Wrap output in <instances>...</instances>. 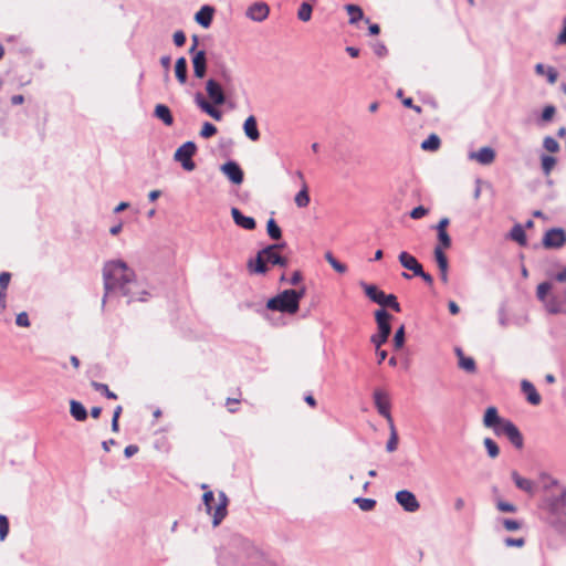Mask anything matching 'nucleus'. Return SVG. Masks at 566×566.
I'll return each mask as SVG.
<instances>
[{
    "label": "nucleus",
    "mask_w": 566,
    "mask_h": 566,
    "mask_svg": "<svg viewBox=\"0 0 566 566\" xmlns=\"http://www.w3.org/2000/svg\"><path fill=\"white\" fill-rule=\"evenodd\" d=\"M102 275L105 290L103 305H105L106 298L113 294L126 297L127 303L147 300L148 292L144 284L137 281L135 271L124 261L109 260L105 262Z\"/></svg>",
    "instance_id": "nucleus-1"
},
{
    "label": "nucleus",
    "mask_w": 566,
    "mask_h": 566,
    "mask_svg": "<svg viewBox=\"0 0 566 566\" xmlns=\"http://www.w3.org/2000/svg\"><path fill=\"white\" fill-rule=\"evenodd\" d=\"M283 245L284 244H272L259 251L254 260H249V271L251 273L264 274L268 271L266 263L283 268L287 266V259L276 252V250Z\"/></svg>",
    "instance_id": "nucleus-2"
},
{
    "label": "nucleus",
    "mask_w": 566,
    "mask_h": 566,
    "mask_svg": "<svg viewBox=\"0 0 566 566\" xmlns=\"http://www.w3.org/2000/svg\"><path fill=\"white\" fill-rule=\"evenodd\" d=\"M203 504L206 506L207 513L212 515V524L213 526H218L222 520L227 516V506L229 500L223 491L218 493V504L216 507L212 506V502L214 501V494L212 491H207L202 496Z\"/></svg>",
    "instance_id": "nucleus-3"
},
{
    "label": "nucleus",
    "mask_w": 566,
    "mask_h": 566,
    "mask_svg": "<svg viewBox=\"0 0 566 566\" xmlns=\"http://www.w3.org/2000/svg\"><path fill=\"white\" fill-rule=\"evenodd\" d=\"M266 307L272 311H279L287 314H295L298 311L294 290H285L276 296L270 298Z\"/></svg>",
    "instance_id": "nucleus-4"
},
{
    "label": "nucleus",
    "mask_w": 566,
    "mask_h": 566,
    "mask_svg": "<svg viewBox=\"0 0 566 566\" xmlns=\"http://www.w3.org/2000/svg\"><path fill=\"white\" fill-rule=\"evenodd\" d=\"M375 318L378 326V334L373 335L370 342L375 345L376 349H378L388 340V337L390 335L391 315L386 310L380 308L376 311Z\"/></svg>",
    "instance_id": "nucleus-5"
},
{
    "label": "nucleus",
    "mask_w": 566,
    "mask_h": 566,
    "mask_svg": "<svg viewBox=\"0 0 566 566\" xmlns=\"http://www.w3.org/2000/svg\"><path fill=\"white\" fill-rule=\"evenodd\" d=\"M366 295L375 303L387 306L399 313L401 311L400 304L394 294H385L376 285L361 283Z\"/></svg>",
    "instance_id": "nucleus-6"
},
{
    "label": "nucleus",
    "mask_w": 566,
    "mask_h": 566,
    "mask_svg": "<svg viewBox=\"0 0 566 566\" xmlns=\"http://www.w3.org/2000/svg\"><path fill=\"white\" fill-rule=\"evenodd\" d=\"M196 151V144L193 142H186L176 150L174 158L176 161L180 163L185 170L192 171L196 168V164L192 160Z\"/></svg>",
    "instance_id": "nucleus-7"
},
{
    "label": "nucleus",
    "mask_w": 566,
    "mask_h": 566,
    "mask_svg": "<svg viewBox=\"0 0 566 566\" xmlns=\"http://www.w3.org/2000/svg\"><path fill=\"white\" fill-rule=\"evenodd\" d=\"M206 92L211 101V104L217 106L223 105L227 99V94H231V91H226L224 86L216 78H209L206 82Z\"/></svg>",
    "instance_id": "nucleus-8"
},
{
    "label": "nucleus",
    "mask_w": 566,
    "mask_h": 566,
    "mask_svg": "<svg viewBox=\"0 0 566 566\" xmlns=\"http://www.w3.org/2000/svg\"><path fill=\"white\" fill-rule=\"evenodd\" d=\"M374 403L379 412L380 416H382L388 423L394 422L391 413H390V398L389 395L384 391L382 389H375L374 395Z\"/></svg>",
    "instance_id": "nucleus-9"
},
{
    "label": "nucleus",
    "mask_w": 566,
    "mask_h": 566,
    "mask_svg": "<svg viewBox=\"0 0 566 566\" xmlns=\"http://www.w3.org/2000/svg\"><path fill=\"white\" fill-rule=\"evenodd\" d=\"M566 243V233L562 228H553L546 231L543 244L548 249H559Z\"/></svg>",
    "instance_id": "nucleus-10"
},
{
    "label": "nucleus",
    "mask_w": 566,
    "mask_h": 566,
    "mask_svg": "<svg viewBox=\"0 0 566 566\" xmlns=\"http://www.w3.org/2000/svg\"><path fill=\"white\" fill-rule=\"evenodd\" d=\"M220 171L234 185H241L243 182V170L239 164L233 160H229L221 165Z\"/></svg>",
    "instance_id": "nucleus-11"
},
{
    "label": "nucleus",
    "mask_w": 566,
    "mask_h": 566,
    "mask_svg": "<svg viewBox=\"0 0 566 566\" xmlns=\"http://www.w3.org/2000/svg\"><path fill=\"white\" fill-rule=\"evenodd\" d=\"M396 501L406 512L413 513L419 510L420 504L416 495L408 491L401 490L396 493Z\"/></svg>",
    "instance_id": "nucleus-12"
},
{
    "label": "nucleus",
    "mask_w": 566,
    "mask_h": 566,
    "mask_svg": "<svg viewBox=\"0 0 566 566\" xmlns=\"http://www.w3.org/2000/svg\"><path fill=\"white\" fill-rule=\"evenodd\" d=\"M195 103L203 113L214 120L219 122L222 119V112L216 107L217 105L211 104L201 93L195 95Z\"/></svg>",
    "instance_id": "nucleus-13"
},
{
    "label": "nucleus",
    "mask_w": 566,
    "mask_h": 566,
    "mask_svg": "<svg viewBox=\"0 0 566 566\" xmlns=\"http://www.w3.org/2000/svg\"><path fill=\"white\" fill-rule=\"evenodd\" d=\"M468 157L470 160H475L479 164L486 166L494 161L495 150L490 146H485L476 151H470Z\"/></svg>",
    "instance_id": "nucleus-14"
},
{
    "label": "nucleus",
    "mask_w": 566,
    "mask_h": 566,
    "mask_svg": "<svg viewBox=\"0 0 566 566\" xmlns=\"http://www.w3.org/2000/svg\"><path fill=\"white\" fill-rule=\"evenodd\" d=\"M434 259L437 262V265L439 268L440 272V280L446 284L448 283L449 276H448V270H449V261L447 255L444 254V251H442L441 245H437L434 248Z\"/></svg>",
    "instance_id": "nucleus-15"
},
{
    "label": "nucleus",
    "mask_w": 566,
    "mask_h": 566,
    "mask_svg": "<svg viewBox=\"0 0 566 566\" xmlns=\"http://www.w3.org/2000/svg\"><path fill=\"white\" fill-rule=\"evenodd\" d=\"M270 8L265 2H255L249 7L247 15L253 20L261 22L269 17Z\"/></svg>",
    "instance_id": "nucleus-16"
},
{
    "label": "nucleus",
    "mask_w": 566,
    "mask_h": 566,
    "mask_svg": "<svg viewBox=\"0 0 566 566\" xmlns=\"http://www.w3.org/2000/svg\"><path fill=\"white\" fill-rule=\"evenodd\" d=\"M546 506L553 514H558L566 506V488H562L559 494L547 499Z\"/></svg>",
    "instance_id": "nucleus-17"
},
{
    "label": "nucleus",
    "mask_w": 566,
    "mask_h": 566,
    "mask_svg": "<svg viewBox=\"0 0 566 566\" xmlns=\"http://www.w3.org/2000/svg\"><path fill=\"white\" fill-rule=\"evenodd\" d=\"M231 216L234 223L244 230H253L256 226L252 217L244 216L238 208H231Z\"/></svg>",
    "instance_id": "nucleus-18"
},
{
    "label": "nucleus",
    "mask_w": 566,
    "mask_h": 566,
    "mask_svg": "<svg viewBox=\"0 0 566 566\" xmlns=\"http://www.w3.org/2000/svg\"><path fill=\"white\" fill-rule=\"evenodd\" d=\"M217 81H219L223 86L226 91H234V77L232 71L227 67L226 65H222L217 71Z\"/></svg>",
    "instance_id": "nucleus-19"
},
{
    "label": "nucleus",
    "mask_w": 566,
    "mask_h": 566,
    "mask_svg": "<svg viewBox=\"0 0 566 566\" xmlns=\"http://www.w3.org/2000/svg\"><path fill=\"white\" fill-rule=\"evenodd\" d=\"M566 302V296L560 295H551L545 302L544 306L546 311L551 314H558L564 312V305Z\"/></svg>",
    "instance_id": "nucleus-20"
},
{
    "label": "nucleus",
    "mask_w": 566,
    "mask_h": 566,
    "mask_svg": "<svg viewBox=\"0 0 566 566\" xmlns=\"http://www.w3.org/2000/svg\"><path fill=\"white\" fill-rule=\"evenodd\" d=\"M193 74L198 78H202L207 71V60L205 51H198L192 57Z\"/></svg>",
    "instance_id": "nucleus-21"
},
{
    "label": "nucleus",
    "mask_w": 566,
    "mask_h": 566,
    "mask_svg": "<svg viewBox=\"0 0 566 566\" xmlns=\"http://www.w3.org/2000/svg\"><path fill=\"white\" fill-rule=\"evenodd\" d=\"M398 260L400 262V264L411 271L413 273V275L417 274V272H420L421 269H422V265L418 262V260L411 255L410 253L403 251L399 254L398 256Z\"/></svg>",
    "instance_id": "nucleus-22"
},
{
    "label": "nucleus",
    "mask_w": 566,
    "mask_h": 566,
    "mask_svg": "<svg viewBox=\"0 0 566 566\" xmlns=\"http://www.w3.org/2000/svg\"><path fill=\"white\" fill-rule=\"evenodd\" d=\"M521 389L525 394L527 401L533 405L537 406L541 403L542 398L541 395L537 392L535 386L528 381V380H522L521 381Z\"/></svg>",
    "instance_id": "nucleus-23"
},
{
    "label": "nucleus",
    "mask_w": 566,
    "mask_h": 566,
    "mask_svg": "<svg viewBox=\"0 0 566 566\" xmlns=\"http://www.w3.org/2000/svg\"><path fill=\"white\" fill-rule=\"evenodd\" d=\"M512 480L514 481L517 489L526 492L530 495H534L535 493V483L526 478L520 475L516 471L511 473Z\"/></svg>",
    "instance_id": "nucleus-24"
},
{
    "label": "nucleus",
    "mask_w": 566,
    "mask_h": 566,
    "mask_svg": "<svg viewBox=\"0 0 566 566\" xmlns=\"http://www.w3.org/2000/svg\"><path fill=\"white\" fill-rule=\"evenodd\" d=\"M455 355L458 356V365L461 369L469 374H474L476 371V365L474 359L472 357L465 356L460 347L455 348Z\"/></svg>",
    "instance_id": "nucleus-25"
},
{
    "label": "nucleus",
    "mask_w": 566,
    "mask_h": 566,
    "mask_svg": "<svg viewBox=\"0 0 566 566\" xmlns=\"http://www.w3.org/2000/svg\"><path fill=\"white\" fill-rule=\"evenodd\" d=\"M244 134L249 139L255 142L260 138L256 119L253 115L249 116L243 124Z\"/></svg>",
    "instance_id": "nucleus-26"
},
{
    "label": "nucleus",
    "mask_w": 566,
    "mask_h": 566,
    "mask_svg": "<svg viewBox=\"0 0 566 566\" xmlns=\"http://www.w3.org/2000/svg\"><path fill=\"white\" fill-rule=\"evenodd\" d=\"M297 176L303 180V186L302 189L296 193L294 201L298 208H305L310 203L308 189L306 184L304 182L303 174L301 171H297Z\"/></svg>",
    "instance_id": "nucleus-27"
},
{
    "label": "nucleus",
    "mask_w": 566,
    "mask_h": 566,
    "mask_svg": "<svg viewBox=\"0 0 566 566\" xmlns=\"http://www.w3.org/2000/svg\"><path fill=\"white\" fill-rule=\"evenodd\" d=\"M155 116L163 120V123L167 126H171L172 123H174V117L171 115V112L170 109L168 108V106L164 105V104H158L156 105L155 107Z\"/></svg>",
    "instance_id": "nucleus-28"
},
{
    "label": "nucleus",
    "mask_w": 566,
    "mask_h": 566,
    "mask_svg": "<svg viewBox=\"0 0 566 566\" xmlns=\"http://www.w3.org/2000/svg\"><path fill=\"white\" fill-rule=\"evenodd\" d=\"M535 72L538 75H545L549 84H555L558 77V73L553 66L546 67L542 63L535 65Z\"/></svg>",
    "instance_id": "nucleus-29"
},
{
    "label": "nucleus",
    "mask_w": 566,
    "mask_h": 566,
    "mask_svg": "<svg viewBox=\"0 0 566 566\" xmlns=\"http://www.w3.org/2000/svg\"><path fill=\"white\" fill-rule=\"evenodd\" d=\"M213 10L210 7H202L200 11L196 13V21L203 28H208L212 21Z\"/></svg>",
    "instance_id": "nucleus-30"
},
{
    "label": "nucleus",
    "mask_w": 566,
    "mask_h": 566,
    "mask_svg": "<svg viewBox=\"0 0 566 566\" xmlns=\"http://www.w3.org/2000/svg\"><path fill=\"white\" fill-rule=\"evenodd\" d=\"M70 412L72 417L77 421H84L87 418V411L85 407L76 400H71Z\"/></svg>",
    "instance_id": "nucleus-31"
},
{
    "label": "nucleus",
    "mask_w": 566,
    "mask_h": 566,
    "mask_svg": "<svg viewBox=\"0 0 566 566\" xmlns=\"http://www.w3.org/2000/svg\"><path fill=\"white\" fill-rule=\"evenodd\" d=\"M507 439L511 441V443L516 447L517 449H521L523 447V437L518 430V428L513 423L512 427H510L506 430Z\"/></svg>",
    "instance_id": "nucleus-32"
},
{
    "label": "nucleus",
    "mask_w": 566,
    "mask_h": 566,
    "mask_svg": "<svg viewBox=\"0 0 566 566\" xmlns=\"http://www.w3.org/2000/svg\"><path fill=\"white\" fill-rule=\"evenodd\" d=\"M501 419L497 409L495 407H489L484 413L483 424L486 428H493Z\"/></svg>",
    "instance_id": "nucleus-33"
},
{
    "label": "nucleus",
    "mask_w": 566,
    "mask_h": 566,
    "mask_svg": "<svg viewBox=\"0 0 566 566\" xmlns=\"http://www.w3.org/2000/svg\"><path fill=\"white\" fill-rule=\"evenodd\" d=\"M175 73L178 81L185 84L187 81V60L184 56L176 61Z\"/></svg>",
    "instance_id": "nucleus-34"
},
{
    "label": "nucleus",
    "mask_w": 566,
    "mask_h": 566,
    "mask_svg": "<svg viewBox=\"0 0 566 566\" xmlns=\"http://www.w3.org/2000/svg\"><path fill=\"white\" fill-rule=\"evenodd\" d=\"M441 140L438 135L431 134L421 143V149L426 151H436L439 149Z\"/></svg>",
    "instance_id": "nucleus-35"
},
{
    "label": "nucleus",
    "mask_w": 566,
    "mask_h": 566,
    "mask_svg": "<svg viewBox=\"0 0 566 566\" xmlns=\"http://www.w3.org/2000/svg\"><path fill=\"white\" fill-rule=\"evenodd\" d=\"M345 9L349 15V23L355 24L364 18V12L360 7L356 4H346Z\"/></svg>",
    "instance_id": "nucleus-36"
},
{
    "label": "nucleus",
    "mask_w": 566,
    "mask_h": 566,
    "mask_svg": "<svg viewBox=\"0 0 566 566\" xmlns=\"http://www.w3.org/2000/svg\"><path fill=\"white\" fill-rule=\"evenodd\" d=\"M557 160L555 157L549 155H543L541 157V168L543 174L547 177L551 175L552 170L554 169Z\"/></svg>",
    "instance_id": "nucleus-37"
},
{
    "label": "nucleus",
    "mask_w": 566,
    "mask_h": 566,
    "mask_svg": "<svg viewBox=\"0 0 566 566\" xmlns=\"http://www.w3.org/2000/svg\"><path fill=\"white\" fill-rule=\"evenodd\" d=\"M510 235H511L512 240L516 241L518 244H521V245L526 244V234L521 224H515L512 228Z\"/></svg>",
    "instance_id": "nucleus-38"
},
{
    "label": "nucleus",
    "mask_w": 566,
    "mask_h": 566,
    "mask_svg": "<svg viewBox=\"0 0 566 566\" xmlns=\"http://www.w3.org/2000/svg\"><path fill=\"white\" fill-rule=\"evenodd\" d=\"M388 424H389V429H390V437H389V440L387 441L386 449L388 452H394L398 447V436H397V431L395 428V423L391 422Z\"/></svg>",
    "instance_id": "nucleus-39"
},
{
    "label": "nucleus",
    "mask_w": 566,
    "mask_h": 566,
    "mask_svg": "<svg viewBox=\"0 0 566 566\" xmlns=\"http://www.w3.org/2000/svg\"><path fill=\"white\" fill-rule=\"evenodd\" d=\"M552 290V284L549 282H542L537 285L536 296L541 302H545L551 295H548Z\"/></svg>",
    "instance_id": "nucleus-40"
},
{
    "label": "nucleus",
    "mask_w": 566,
    "mask_h": 566,
    "mask_svg": "<svg viewBox=\"0 0 566 566\" xmlns=\"http://www.w3.org/2000/svg\"><path fill=\"white\" fill-rule=\"evenodd\" d=\"M266 230H268V234L270 235L271 239H273V240L281 239L282 231H281L280 227L276 224L274 219H270L268 221Z\"/></svg>",
    "instance_id": "nucleus-41"
},
{
    "label": "nucleus",
    "mask_w": 566,
    "mask_h": 566,
    "mask_svg": "<svg viewBox=\"0 0 566 566\" xmlns=\"http://www.w3.org/2000/svg\"><path fill=\"white\" fill-rule=\"evenodd\" d=\"M354 503H356L358 507L364 512L371 511L376 505V501L374 499L367 497H356Z\"/></svg>",
    "instance_id": "nucleus-42"
},
{
    "label": "nucleus",
    "mask_w": 566,
    "mask_h": 566,
    "mask_svg": "<svg viewBox=\"0 0 566 566\" xmlns=\"http://www.w3.org/2000/svg\"><path fill=\"white\" fill-rule=\"evenodd\" d=\"M325 259L336 272L343 274L347 271V266L340 263L338 260H336L331 252H327L325 254Z\"/></svg>",
    "instance_id": "nucleus-43"
},
{
    "label": "nucleus",
    "mask_w": 566,
    "mask_h": 566,
    "mask_svg": "<svg viewBox=\"0 0 566 566\" xmlns=\"http://www.w3.org/2000/svg\"><path fill=\"white\" fill-rule=\"evenodd\" d=\"M312 6L308 2H303L298 8L297 18L304 22L308 21L312 17Z\"/></svg>",
    "instance_id": "nucleus-44"
},
{
    "label": "nucleus",
    "mask_w": 566,
    "mask_h": 566,
    "mask_svg": "<svg viewBox=\"0 0 566 566\" xmlns=\"http://www.w3.org/2000/svg\"><path fill=\"white\" fill-rule=\"evenodd\" d=\"M483 444L490 458L495 459L499 455L500 449L491 438H485Z\"/></svg>",
    "instance_id": "nucleus-45"
},
{
    "label": "nucleus",
    "mask_w": 566,
    "mask_h": 566,
    "mask_svg": "<svg viewBox=\"0 0 566 566\" xmlns=\"http://www.w3.org/2000/svg\"><path fill=\"white\" fill-rule=\"evenodd\" d=\"M92 387L96 390L105 395L108 399H116L117 396L115 392L111 391L108 386L102 382L92 381Z\"/></svg>",
    "instance_id": "nucleus-46"
},
{
    "label": "nucleus",
    "mask_w": 566,
    "mask_h": 566,
    "mask_svg": "<svg viewBox=\"0 0 566 566\" xmlns=\"http://www.w3.org/2000/svg\"><path fill=\"white\" fill-rule=\"evenodd\" d=\"M513 426V422L506 419H501L495 427H493V431L496 436H505L506 430Z\"/></svg>",
    "instance_id": "nucleus-47"
},
{
    "label": "nucleus",
    "mask_w": 566,
    "mask_h": 566,
    "mask_svg": "<svg viewBox=\"0 0 566 566\" xmlns=\"http://www.w3.org/2000/svg\"><path fill=\"white\" fill-rule=\"evenodd\" d=\"M543 147L549 153H557L559 150L558 142L552 136L544 137Z\"/></svg>",
    "instance_id": "nucleus-48"
},
{
    "label": "nucleus",
    "mask_w": 566,
    "mask_h": 566,
    "mask_svg": "<svg viewBox=\"0 0 566 566\" xmlns=\"http://www.w3.org/2000/svg\"><path fill=\"white\" fill-rule=\"evenodd\" d=\"M216 134H217V127L209 122H205L201 127V130H200V136L202 138H210Z\"/></svg>",
    "instance_id": "nucleus-49"
},
{
    "label": "nucleus",
    "mask_w": 566,
    "mask_h": 566,
    "mask_svg": "<svg viewBox=\"0 0 566 566\" xmlns=\"http://www.w3.org/2000/svg\"><path fill=\"white\" fill-rule=\"evenodd\" d=\"M405 344V326L401 325L395 333L394 345L397 349L401 348Z\"/></svg>",
    "instance_id": "nucleus-50"
},
{
    "label": "nucleus",
    "mask_w": 566,
    "mask_h": 566,
    "mask_svg": "<svg viewBox=\"0 0 566 566\" xmlns=\"http://www.w3.org/2000/svg\"><path fill=\"white\" fill-rule=\"evenodd\" d=\"M496 509L505 513H515L517 511V507L514 504L502 500H496Z\"/></svg>",
    "instance_id": "nucleus-51"
},
{
    "label": "nucleus",
    "mask_w": 566,
    "mask_h": 566,
    "mask_svg": "<svg viewBox=\"0 0 566 566\" xmlns=\"http://www.w3.org/2000/svg\"><path fill=\"white\" fill-rule=\"evenodd\" d=\"M556 113V108L553 105H547L543 108L541 119L542 122H551Z\"/></svg>",
    "instance_id": "nucleus-52"
},
{
    "label": "nucleus",
    "mask_w": 566,
    "mask_h": 566,
    "mask_svg": "<svg viewBox=\"0 0 566 566\" xmlns=\"http://www.w3.org/2000/svg\"><path fill=\"white\" fill-rule=\"evenodd\" d=\"M9 534V521L7 516L0 514V541H4Z\"/></svg>",
    "instance_id": "nucleus-53"
},
{
    "label": "nucleus",
    "mask_w": 566,
    "mask_h": 566,
    "mask_svg": "<svg viewBox=\"0 0 566 566\" xmlns=\"http://www.w3.org/2000/svg\"><path fill=\"white\" fill-rule=\"evenodd\" d=\"M502 524L506 531L514 532L521 528V522L516 520L504 518Z\"/></svg>",
    "instance_id": "nucleus-54"
},
{
    "label": "nucleus",
    "mask_w": 566,
    "mask_h": 566,
    "mask_svg": "<svg viewBox=\"0 0 566 566\" xmlns=\"http://www.w3.org/2000/svg\"><path fill=\"white\" fill-rule=\"evenodd\" d=\"M438 240H439L438 245L442 247V251L444 249H449L451 247V238L448 234V232H442L441 231L440 233H438Z\"/></svg>",
    "instance_id": "nucleus-55"
},
{
    "label": "nucleus",
    "mask_w": 566,
    "mask_h": 566,
    "mask_svg": "<svg viewBox=\"0 0 566 566\" xmlns=\"http://www.w3.org/2000/svg\"><path fill=\"white\" fill-rule=\"evenodd\" d=\"M15 323H17L18 326L29 327L30 326V321H29L28 314L25 312L19 313L17 315Z\"/></svg>",
    "instance_id": "nucleus-56"
},
{
    "label": "nucleus",
    "mask_w": 566,
    "mask_h": 566,
    "mask_svg": "<svg viewBox=\"0 0 566 566\" xmlns=\"http://www.w3.org/2000/svg\"><path fill=\"white\" fill-rule=\"evenodd\" d=\"M428 213V210L423 206H418L413 208L410 212V217L412 219H420Z\"/></svg>",
    "instance_id": "nucleus-57"
},
{
    "label": "nucleus",
    "mask_w": 566,
    "mask_h": 566,
    "mask_svg": "<svg viewBox=\"0 0 566 566\" xmlns=\"http://www.w3.org/2000/svg\"><path fill=\"white\" fill-rule=\"evenodd\" d=\"M504 543H505V545H506L507 547H513V546H515V547H522V546H524L525 541H524V538H522V537H521V538H512V537H507V538H505Z\"/></svg>",
    "instance_id": "nucleus-58"
},
{
    "label": "nucleus",
    "mask_w": 566,
    "mask_h": 566,
    "mask_svg": "<svg viewBox=\"0 0 566 566\" xmlns=\"http://www.w3.org/2000/svg\"><path fill=\"white\" fill-rule=\"evenodd\" d=\"M11 280V274L9 272L0 273V290H7Z\"/></svg>",
    "instance_id": "nucleus-59"
},
{
    "label": "nucleus",
    "mask_w": 566,
    "mask_h": 566,
    "mask_svg": "<svg viewBox=\"0 0 566 566\" xmlns=\"http://www.w3.org/2000/svg\"><path fill=\"white\" fill-rule=\"evenodd\" d=\"M186 42V35L181 30H178L174 33V43L177 46H182Z\"/></svg>",
    "instance_id": "nucleus-60"
},
{
    "label": "nucleus",
    "mask_w": 566,
    "mask_h": 566,
    "mask_svg": "<svg viewBox=\"0 0 566 566\" xmlns=\"http://www.w3.org/2000/svg\"><path fill=\"white\" fill-rule=\"evenodd\" d=\"M557 43L558 44H566V17L563 20V29L557 36Z\"/></svg>",
    "instance_id": "nucleus-61"
},
{
    "label": "nucleus",
    "mask_w": 566,
    "mask_h": 566,
    "mask_svg": "<svg viewBox=\"0 0 566 566\" xmlns=\"http://www.w3.org/2000/svg\"><path fill=\"white\" fill-rule=\"evenodd\" d=\"M416 276H420L427 284L431 285L433 283L432 276L423 271V268L420 272H417Z\"/></svg>",
    "instance_id": "nucleus-62"
},
{
    "label": "nucleus",
    "mask_w": 566,
    "mask_h": 566,
    "mask_svg": "<svg viewBox=\"0 0 566 566\" xmlns=\"http://www.w3.org/2000/svg\"><path fill=\"white\" fill-rule=\"evenodd\" d=\"M138 452V447L135 446V444H129L125 448L124 450V453L127 458H130L133 457L134 454H136Z\"/></svg>",
    "instance_id": "nucleus-63"
},
{
    "label": "nucleus",
    "mask_w": 566,
    "mask_h": 566,
    "mask_svg": "<svg viewBox=\"0 0 566 566\" xmlns=\"http://www.w3.org/2000/svg\"><path fill=\"white\" fill-rule=\"evenodd\" d=\"M301 280H302V274H301V272H300V271H295V272L292 274V276H291V279L289 280V282H290V284H292V285H296V284H298V283L301 282Z\"/></svg>",
    "instance_id": "nucleus-64"
}]
</instances>
